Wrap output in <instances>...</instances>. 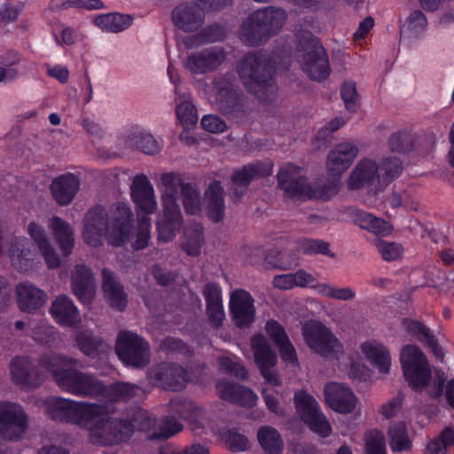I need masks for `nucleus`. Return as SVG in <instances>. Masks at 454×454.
<instances>
[{"label": "nucleus", "instance_id": "f257e3e1", "mask_svg": "<svg viewBox=\"0 0 454 454\" xmlns=\"http://www.w3.org/2000/svg\"><path fill=\"white\" fill-rule=\"evenodd\" d=\"M46 412L55 420L71 422L86 428L90 440L98 445H114L126 441L137 428L150 439H167L183 429L173 418H165L159 425L145 411H138L131 423L113 419L106 405L75 402L51 396L44 401Z\"/></svg>", "mask_w": 454, "mask_h": 454}, {"label": "nucleus", "instance_id": "f03ea898", "mask_svg": "<svg viewBox=\"0 0 454 454\" xmlns=\"http://www.w3.org/2000/svg\"><path fill=\"white\" fill-rule=\"evenodd\" d=\"M158 187L161 192L162 212L158 216V239L162 242L172 240L183 223L178 201L181 200L187 215H198L201 213L199 190L183 182L180 175L167 173L160 176Z\"/></svg>", "mask_w": 454, "mask_h": 454}, {"label": "nucleus", "instance_id": "7ed1b4c3", "mask_svg": "<svg viewBox=\"0 0 454 454\" xmlns=\"http://www.w3.org/2000/svg\"><path fill=\"white\" fill-rule=\"evenodd\" d=\"M12 227L7 220H0V260L7 258L18 271L27 272L40 262V256L44 259L49 268H58L60 259L51 246L43 226L35 222L27 225V233L33 240L29 244L24 237L3 242L4 237L10 233Z\"/></svg>", "mask_w": 454, "mask_h": 454}, {"label": "nucleus", "instance_id": "20e7f679", "mask_svg": "<svg viewBox=\"0 0 454 454\" xmlns=\"http://www.w3.org/2000/svg\"><path fill=\"white\" fill-rule=\"evenodd\" d=\"M132 211L127 203L118 202L111 208L110 218L101 207L89 210L83 219L82 237L88 246L102 245L106 237L113 247H121L132 234Z\"/></svg>", "mask_w": 454, "mask_h": 454}, {"label": "nucleus", "instance_id": "39448f33", "mask_svg": "<svg viewBox=\"0 0 454 454\" xmlns=\"http://www.w3.org/2000/svg\"><path fill=\"white\" fill-rule=\"evenodd\" d=\"M74 364L71 358L53 355L44 357L41 366L52 375L62 390L78 396H99L103 384L93 376L74 369Z\"/></svg>", "mask_w": 454, "mask_h": 454}, {"label": "nucleus", "instance_id": "423d86ee", "mask_svg": "<svg viewBox=\"0 0 454 454\" xmlns=\"http://www.w3.org/2000/svg\"><path fill=\"white\" fill-rule=\"evenodd\" d=\"M130 194L136 205L138 224L135 233L136 239L132 243L134 249H143L150 240L151 219L148 215L157 209V200L153 184L146 176L139 175L134 177L130 187Z\"/></svg>", "mask_w": 454, "mask_h": 454}, {"label": "nucleus", "instance_id": "0eeeda50", "mask_svg": "<svg viewBox=\"0 0 454 454\" xmlns=\"http://www.w3.org/2000/svg\"><path fill=\"white\" fill-rule=\"evenodd\" d=\"M400 363L403 376L412 387L419 389L427 387L429 394L434 396L442 394L443 376L437 375L434 382H430L431 370L427 359L417 346H404L400 353Z\"/></svg>", "mask_w": 454, "mask_h": 454}, {"label": "nucleus", "instance_id": "6e6552de", "mask_svg": "<svg viewBox=\"0 0 454 454\" xmlns=\"http://www.w3.org/2000/svg\"><path fill=\"white\" fill-rule=\"evenodd\" d=\"M286 20L283 9L267 7L252 13L243 23L240 40L247 45H255L277 34Z\"/></svg>", "mask_w": 454, "mask_h": 454}, {"label": "nucleus", "instance_id": "1a4fd4ad", "mask_svg": "<svg viewBox=\"0 0 454 454\" xmlns=\"http://www.w3.org/2000/svg\"><path fill=\"white\" fill-rule=\"evenodd\" d=\"M278 186L290 198L328 200L339 190V184L334 183L328 187H319L317 184H309L305 179L302 168L287 163L283 165L278 173Z\"/></svg>", "mask_w": 454, "mask_h": 454}, {"label": "nucleus", "instance_id": "9d476101", "mask_svg": "<svg viewBox=\"0 0 454 454\" xmlns=\"http://www.w3.org/2000/svg\"><path fill=\"white\" fill-rule=\"evenodd\" d=\"M401 170L399 159L386 160L382 166H379L372 159H363L351 171L348 187L357 190L364 186L381 187L395 178Z\"/></svg>", "mask_w": 454, "mask_h": 454}, {"label": "nucleus", "instance_id": "9b49d317", "mask_svg": "<svg viewBox=\"0 0 454 454\" xmlns=\"http://www.w3.org/2000/svg\"><path fill=\"white\" fill-rule=\"evenodd\" d=\"M270 66L261 54L247 55L239 66V74L244 85L262 99L275 92V85L270 76Z\"/></svg>", "mask_w": 454, "mask_h": 454}, {"label": "nucleus", "instance_id": "f8f14e48", "mask_svg": "<svg viewBox=\"0 0 454 454\" xmlns=\"http://www.w3.org/2000/svg\"><path fill=\"white\" fill-rule=\"evenodd\" d=\"M301 334L307 346L314 352L331 360H340L344 356V348L340 340L317 320L305 322Z\"/></svg>", "mask_w": 454, "mask_h": 454}, {"label": "nucleus", "instance_id": "ddd939ff", "mask_svg": "<svg viewBox=\"0 0 454 454\" xmlns=\"http://www.w3.org/2000/svg\"><path fill=\"white\" fill-rule=\"evenodd\" d=\"M297 414L309 427L320 436H328L332 427L321 411L316 399L305 390H298L294 395Z\"/></svg>", "mask_w": 454, "mask_h": 454}, {"label": "nucleus", "instance_id": "4468645a", "mask_svg": "<svg viewBox=\"0 0 454 454\" xmlns=\"http://www.w3.org/2000/svg\"><path fill=\"white\" fill-rule=\"evenodd\" d=\"M254 360L264 380L273 386L281 385V378L276 367L278 356L270 347L267 337L262 333H255L250 341Z\"/></svg>", "mask_w": 454, "mask_h": 454}, {"label": "nucleus", "instance_id": "2eb2a0df", "mask_svg": "<svg viewBox=\"0 0 454 454\" xmlns=\"http://www.w3.org/2000/svg\"><path fill=\"white\" fill-rule=\"evenodd\" d=\"M115 349L120 360L126 365L142 367L149 362V345L136 333L121 332Z\"/></svg>", "mask_w": 454, "mask_h": 454}, {"label": "nucleus", "instance_id": "dca6fc26", "mask_svg": "<svg viewBox=\"0 0 454 454\" xmlns=\"http://www.w3.org/2000/svg\"><path fill=\"white\" fill-rule=\"evenodd\" d=\"M27 419L21 406L16 403H0V438L18 440L25 433Z\"/></svg>", "mask_w": 454, "mask_h": 454}, {"label": "nucleus", "instance_id": "f3484780", "mask_svg": "<svg viewBox=\"0 0 454 454\" xmlns=\"http://www.w3.org/2000/svg\"><path fill=\"white\" fill-rule=\"evenodd\" d=\"M324 395L326 403L338 413H352L358 405V398L354 392L342 383H328L325 387Z\"/></svg>", "mask_w": 454, "mask_h": 454}, {"label": "nucleus", "instance_id": "a211bd4d", "mask_svg": "<svg viewBox=\"0 0 454 454\" xmlns=\"http://www.w3.org/2000/svg\"><path fill=\"white\" fill-rule=\"evenodd\" d=\"M364 359L380 374L387 375L392 368V356L388 347L376 339H368L359 345Z\"/></svg>", "mask_w": 454, "mask_h": 454}, {"label": "nucleus", "instance_id": "6ab92c4d", "mask_svg": "<svg viewBox=\"0 0 454 454\" xmlns=\"http://www.w3.org/2000/svg\"><path fill=\"white\" fill-rule=\"evenodd\" d=\"M117 145L119 153L127 150H138L145 154H156L161 150L160 143L153 135L138 129L119 137Z\"/></svg>", "mask_w": 454, "mask_h": 454}, {"label": "nucleus", "instance_id": "aec40b11", "mask_svg": "<svg viewBox=\"0 0 454 454\" xmlns=\"http://www.w3.org/2000/svg\"><path fill=\"white\" fill-rule=\"evenodd\" d=\"M254 301L252 295L243 290L236 289L231 294L230 309L232 319L238 326H249L255 318Z\"/></svg>", "mask_w": 454, "mask_h": 454}, {"label": "nucleus", "instance_id": "412c9836", "mask_svg": "<svg viewBox=\"0 0 454 454\" xmlns=\"http://www.w3.org/2000/svg\"><path fill=\"white\" fill-rule=\"evenodd\" d=\"M358 147L350 142L337 145L328 154L326 168L329 175L340 177L358 155Z\"/></svg>", "mask_w": 454, "mask_h": 454}, {"label": "nucleus", "instance_id": "4be33fe9", "mask_svg": "<svg viewBox=\"0 0 454 454\" xmlns=\"http://www.w3.org/2000/svg\"><path fill=\"white\" fill-rule=\"evenodd\" d=\"M272 162L267 161L263 164H249L237 170L232 175V189L236 198L239 199L244 194L253 179L269 176L272 173Z\"/></svg>", "mask_w": 454, "mask_h": 454}, {"label": "nucleus", "instance_id": "5701e85b", "mask_svg": "<svg viewBox=\"0 0 454 454\" xmlns=\"http://www.w3.org/2000/svg\"><path fill=\"white\" fill-rule=\"evenodd\" d=\"M302 68L313 80L322 81L327 78L331 69L325 50L321 45H313L304 57Z\"/></svg>", "mask_w": 454, "mask_h": 454}, {"label": "nucleus", "instance_id": "b1692460", "mask_svg": "<svg viewBox=\"0 0 454 454\" xmlns=\"http://www.w3.org/2000/svg\"><path fill=\"white\" fill-rule=\"evenodd\" d=\"M223 59V52L221 50L210 48L191 54L185 67L193 74H204L218 67Z\"/></svg>", "mask_w": 454, "mask_h": 454}, {"label": "nucleus", "instance_id": "393cba45", "mask_svg": "<svg viewBox=\"0 0 454 454\" xmlns=\"http://www.w3.org/2000/svg\"><path fill=\"white\" fill-rule=\"evenodd\" d=\"M216 390L220 398L244 407H253L258 400L257 395L244 386L219 381L216 384Z\"/></svg>", "mask_w": 454, "mask_h": 454}, {"label": "nucleus", "instance_id": "a878e982", "mask_svg": "<svg viewBox=\"0 0 454 454\" xmlns=\"http://www.w3.org/2000/svg\"><path fill=\"white\" fill-rule=\"evenodd\" d=\"M72 288L82 303H90L95 294V284L90 269L84 265H77L74 268L72 274Z\"/></svg>", "mask_w": 454, "mask_h": 454}, {"label": "nucleus", "instance_id": "bb28decb", "mask_svg": "<svg viewBox=\"0 0 454 454\" xmlns=\"http://www.w3.org/2000/svg\"><path fill=\"white\" fill-rule=\"evenodd\" d=\"M79 186L78 178L74 175L67 173L53 179L51 190L58 204L66 206L72 202Z\"/></svg>", "mask_w": 454, "mask_h": 454}, {"label": "nucleus", "instance_id": "cd10ccee", "mask_svg": "<svg viewBox=\"0 0 454 454\" xmlns=\"http://www.w3.org/2000/svg\"><path fill=\"white\" fill-rule=\"evenodd\" d=\"M16 299L21 310L34 312L45 303L46 294L29 283H20L16 286Z\"/></svg>", "mask_w": 454, "mask_h": 454}, {"label": "nucleus", "instance_id": "c85d7f7f", "mask_svg": "<svg viewBox=\"0 0 454 454\" xmlns=\"http://www.w3.org/2000/svg\"><path fill=\"white\" fill-rule=\"evenodd\" d=\"M48 227L62 255L65 257L70 255L74 245V231L71 225L60 217L54 216L49 220Z\"/></svg>", "mask_w": 454, "mask_h": 454}, {"label": "nucleus", "instance_id": "c756f323", "mask_svg": "<svg viewBox=\"0 0 454 454\" xmlns=\"http://www.w3.org/2000/svg\"><path fill=\"white\" fill-rule=\"evenodd\" d=\"M187 372L179 366L174 364H162L157 368L155 381L161 387L168 390H179L188 380Z\"/></svg>", "mask_w": 454, "mask_h": 454}, {"label": "nucleus", "instance_id": "7c9ffc66", "mask_svg": "<svg viewBox=\"0 0 454 454\" xmlns=\"http://www.w3.org/2000/svg\"><path fill=\"white\" fill-rule=\"evenodd\" d=\"M204 203L209 219L215 223L223 219L225 211L223 189L219 182L209 184L205 192Z\"/></svg>", "mask_w": 454, "mask_h": 454}, {"label": "nucleus", "instance_id": "2f4dec72", "mask_svg": "<svg viewBox=\"0 0 454 454\" xmlns=\"http://www.w3.org/2000/svg\"><path fill=\"white\" fill-rule=\"evenodd\" d=\"M353 222L361 229L378 237H387L393 232V226L388 222L365 211H356Z\"/></svg>", "mask_w": 454, "mask_h": 454}, {"label": "nucleus", "instance_id": "473e14b6", "mask_svg": "<svg viewBox=\"0 0 454 454\" xmlns=\"http://www.w3.org/2000/svg\"><path fill=\"white\" fill-rule=\"evenodd\" d=\"M203 294L209 320L214 326H219L225 317L221 289L215 284H208L205 286Z\"/></svg>", "mask_w": 454, "mask_h": 454}, {"label": "nucleus", "instance_id": "72a5a7b5", "mask_svg": "<svg viewBox=\"0 0 454 454\" xmlns=\"http://www.w3.org/2000/svg\"><path fill=\"white\" fill-rule=\"evenodd\" d=\"M172 19L180 29L192 31L201 23V10L196 4H181L173 11Z\"/></svg>", "mask_w": 454, "mask_h": 454}, {"label": "nucleus", "instance_id": "f704fd0d", "mask_svg": "<svg viewBox=\"0 0 454 454\" xmlns=\"http://www.w3.org/2000/svg\"><path fill=\"white\" fill-rule=\"evenodd\" d=\"M10 371L12 381L27 388L36 386L39 383L35 372L32 370L30 362L24 357H15L10 364Z\"/></svg>", "mask_w": 454, "mask_h": 454}, {"label": "nucleus", "instance_id": "c9c22d12", "mask_svg": "<svg viewBox=\"0 0 454 454\" xmlns=\"http://www.w3.org/2000/svg\"><path fill=\"white\" fill-rule=\"evenodd\" d=\"M102 276L104 294L110 305L114 309H123L127 304V297L122 287L115 281L114 273L105 269Z\"/></svg>", "mask_w": 454, "mask_h": 454}, {"label": "nucleus", "instance_id": "e433bc0d", "mask_svg": "<svg viewBox=\"0 0 454 454\" xmlns=\"http://www.w3.org/2000/svg\"><path fill=\"white\" fill-rule=\"evenodd\" d=\"M53 318L60 325H73L79 320V312L72 300L67 296L58 297L51 309Z\"/></svg>", "mask_w": 454, "mask_h": 454}, {"label": "nucleus", "instance_id": "4c0bfd02", "mask_svg": "<svg viewBox=\"0 0 454 454\" xmlns=\"http://www.w3.org/2000/svg\"><path fill=\"white\" fill-rule=\"evenodd\" d=\"M203 244L204 236L201 224L195 223L185 227L182 237L181 247L188 255H199Z\"/></svg>", "mask_w": 454, "mask_h": 454}, {"label": "nucleus", "instance_id": "58836bf2", "mask_svg": "<svg viewBox=\"0 0 454 454\" xmlns=\"http://www.w3.org/2000/svg\"><path fill=\"white\" fill-rule=\"evenodd\" d=\"M257 439L266 454H281L284 442L278 431L274 427L263 426L258 429Z\"/></svg>", "mask_w": 454, "mask_h": 454}, {"label": "nucleus", "instance_id": "ea45409f", "mask_svg": "<svg viewBox=\"0 0 454 454\" xmlns=\"http://www.w3.org/2000/svg\"><path fill=\"white\" fill-rule=\"evenodd\" d=\"M132 19L128 15L109 13L98 15L93 20L95 26L102 31L119 33L127 29L131 25Z\"/></svg>", "mask_w": 454, "mask_h": 454}, {"label": "nucleus", "instance_id": "a19ab883", "mask_svg": "<svg viewBox=\"0 0 454 454\" xmlns=\"http://www.w3.org/2000/svg\"><path fill=\"white\" fill-rule=\"evenodd\" d=\"M139 390V387L135 385L120 382L109 387L103 385V391L99 396L110 402L127 401L136 395Z\"/></svg>", "mask_w": 454, "mask_h": 454}, {"label": "nucleus", "instance_id": "79ce46f5", "mask_svg": "<svg viewBox=\"0 0 454 454\" xmlns=\"http://www.w3.org/2000/svg\"><path fill=\"white\" fill-rule=\"evenodd\" d=\"M451 447H454V427H447L427 442L424 454H447Z\"/></svg>", "mask_w": 454, "mask_h": 454}, {"label": "nucleus", "instance_id": "37998d69", "mask_svg": "<svg viewBox=\"0 0 454 454\" xmlns=\"http://www.w3.org/2000/svg\"><path fill=\"white\" fill-rule=\"evenodd\" d=\"M77 343L81 351L88 356H99L100 359H105L109 350L106 344L93 339L90 332L79 335Z\"/></svg>", "mask_w": 454, "mask_h": 454}, {"label": "nucleus", "instance_id": "c03bdc74", "mask_svg": "<svg viewBox=\"0 0 454 454\" xmlns=\"http://www.w3.org/2000/svg\"><path fill=\"white\" fill-rule=\"evenodd\" d=\"M173 411L183 419L189 422L192 430L200 427V419L202 416V410L189 401L172 402Z\"/></svg>", "mask_w": 454, "mask_h": 454}, {"label": "nucleus", "instance_id": "a18cd8bd", "mask_svg": "<svg viewBox=\"0 0 454 454\" xmlns=\"http://www.w3.org/2000/svg\"><path fill=\"white\" fill-rule=\"evenodd\" d=\"M179 100L180 102L176 107V114L184 130H187L196 125L198 121L197 111L184 95Z\"/></svg>", "mask_w": 454, "mask_h": 454}, {"label": "nucleus", "instance_id": "49530a36", "mask_svg": "<svg viewBox=\"0 0 454 454\" xmlns=\"http://www.w3.org/2000/svg\"><path fill=\"white\" fill-rule=\"evenodd\" d=\"M390 438V446L393 450H403L409 448L410 440L407 436L406 427L404 423L398 422L388 430Z\"/></svg>", "mask_w": 454, "mask_h": 454}, {"label": "nucleus", "instance_id": "de8ad7c7", "mask_svg": "<svg viewBox=\"0 0 454 454\" xmlns=\"http://www.w3.org/2000/svg\"><path fill=\"white\" fill-rule=\"evenodd\" d=\"M219 368L223 373L234 376L240 380L247 378V369L239 362V359L232 356H221L219 358Z\"/></svg>", "mask_w": 454, "mask_h": 454}, {"label": "nucleus", "instance_id": "09e8293b", "mask_svg": "<svg viewBox=\"0 0 454 454\" xmlns=\"http://www.w3.org/2000/svg\"><path fill=\"white\" fill-rule=\"evenodd\" d=\"M262 396L267 409L270 412L278 416L284 414L283 394L269 387H263L262 389Z\"/></svg>", "mask_w": 454, "mask_h": 454}, {"label": "nucleus", "instance_id": "8fccbe9b", "mask_svg": "<svg viewBox=\"0 0 454 454\" xmlns=\"http://www.w3.org/2000/svg\"><path fill=\"white\" fill-rule=\"evenodd\" d=\"M53 37L57 44L69 46L84 40V35L70 27H61L53 32Z\"/></svg>", "mask_w": 454, "mask_h": 454}, {"label": "nucleus", "instance_id": "3c124183", "mask_svg": "<svg viewBox=\"0 0 454 454\" xmlns=\"http://www.w3.org/2000/svg\"><path fill=\"white\" fill-rule=\"evenodd\" d=\"M374 245L385 261H395L399 259L403 252V247L396 242H389L381 239H376Z\"/></svg>", "mask_w": 454, "mask_h": 454}, {"label": "nucleus", "instance_id": "603ef678", "mask_svg": "<svg viewBox=\"0 0 454 454\" xmlns=\"http://www.w3.org/2000/svg\"><path fill=\"white\" fill-rule=\"evenodd\" d=\"M366 454H386L384 435L378 430H372L365 434Z\"/></svg>", "mask_w": 454, "mask_h": 454}, {"label": "nucleus", "instance_id": "864d4df0", "mask_svg": "<svg viewBox=\"0 0 454 454\" xmlns=\"http://www.w3.org/2000/svg\"><path fill=\"white\" fill-rule=\"evenodd\" d=\"M7 56L0 59L1 64L4 66L0 67V82H10L18 77V69L12 67L19 62L18 56L14 52H10Z\"/></svg>", "mask_w": 454, "mask_h": 454}, {"label": "nucleus", "instance_id": "5fc2aeb1", "mask_svg": "<svg viewBox=\"0 0 454 454\" xmlns=\"http://www.w3.org/2000/svg\"><path fill=\"white\" fill-rule=\"evenodd\" d=\"M264 332L276 347L289 340L283 325L276 320H268L264 325Z\"/></svg>", "mask_w": 454, "mask_h": 454}, {"label": "nucleus", "instance_id": "6e6d98bb", "mask_svg": "<svg viewBox=\"0 0 454 454\" xmlns=\"http://www.w3.org/2000/svg\"><path fill=\"white\" fill-rule=\"evenodd\" d=\"M221 437L233 451H244L249 448L247 438L236 431H224Z\"/></svg>", "mask_w": 454, "mask_h": 454}, {"label": "nucleus", "instance_id": "4d7b16f0", "mask_svg": "<svg viewBox=\"0 0 454 454\" xmlns=\"http://www.w3.org/2000/svg\"><path fill=\"white\" fill-rule=\"evenodd\" d=\"M389 205L393 208L404 207L408 210H418L419 200L417 197L411 195L408 192H403L402 194L393 193L389 198Z\"/></svg>", "mask_w": 454, "mask_h": 454}, {"label": "nucleus", "instance_id": "13d9d810", "mask_svg": "<svg viewBox=\"0 0 454 454\" xmlns=\"http://www.w3.org/2000/svg\"><path fill=\"white\" fill-rule=\"evenodd\" d=\"M401 326L403 330L405 331L409 335L416 338L420 341H424L426 339H428L429 335L431 334L427 327H426L421 323L411 319H403L401 322Z\"/></svg>", "mask_w": 454, "mask_h": 454}, {"label": "nucleus", "instance_id": "bf43d9fd", "mask_svg": "<svg viewBox=\"0 0 454 454\" xmlns=\"http://www.w3.org/2000/svg\"><path fill=\"white\" fill-rule=\"evenodd\" d=\"M427 26V20L425 14L419 11H415L407 18L403 27L407 31L417 35L424 31Z\"/></svg>", "mask_w": 454, "mask_h": 454}, {"label": "nucleus", "instance_id": "052dcab7", "mask_svg": "<svg viewBox=\"0 0 454 454\" xmlns=\"http://www.w3.org/2000/svg\"><path fill=\"white\" fill-rule=\"evenodd\" d=\"M349 378L358 380H365L370 374L369 367L360 359H351L347 367Z\"/></svg>", "mask_w": 454, "mask_h": 454}, {"label": "nucleus", "instance_id": "680f3d73", "mask_svg": "<svg viewBox=\"0 0 454 454\" xmlns=\"http://www.w3.org/2000/svg\"><path fill=\"white\" fill-rule=\"evenodd\" d=\"M282 361L291 366L298 365V356L294 346L290 339L283 344L277 346Z\"/></svg>", "mask_w": 454, "mask_h": 454}, {"label": "nucleus", "instance_id": "e2e57ef3", "mask_svg": "<svg viewBox=\"0 0 454 454\" xmlns=\"http://www.w3.org/2000/svg\"><path fill=\"white\" fill-rule=\"evenodd\" d=\"M201 126L211 133H222L226 129L225 122L214 114L204 116L201 120Z\"/></svg>", "mask_w": 454, "mask_h": 454}, {"label": "nucleus", "instance_id": "0e129e2a", "mask_svg": "<svg viewBox=\"0 0 454 454\" xmlns=\"http://www.w3.org/2000/svg\"><path fill=\"white\" fill-rule=\"evenodd\" d=\"M291 278L293 288H309L310 285L315 282V276L302 269L291 273Z\"/></svg>", "mask_w": 454, "mask_h": 454}, {"label": "nucleus", "instance_id": "69168bd1", "mask_svg": "<svg viewBox=\"0 0 454 454\" xmlns=\"http://www.w3.org/2000/svg\"><path fill=\"white\" fill-rule=\"evenodd\" d=\"M341 97L345 102L346 108L349 111H353L357 97L356 84L352 82H345L341 87Z\"/></svg>", "mask_w": 454, "mask_h": 454}, {"label": "nucleus", "instance_id": "338daca9", "mask_svg": "<svg viewBox=\"0 0 454 454\" xmlns=\"http://www.w3.org/2000/svg\"><path fill=\"white\" fill-rule=\"evenodd\" d=\"M303 250L307 254L315 253V254L330 255L332 257L333 256L330 253L328 243L322 241V240H318V239H310V240L304 241Z\"/></svg>", "mask_w": 454, "mask_h": 454}, {"label": "nucleus", "instance_id": "774afa93", "mask_svg": "<svg viewBox=\"0 0 454 454\" xmlns=\"http://www.w3.org/2000/svg\"><path fill=\"white\" fill-rule=\"evenodd\" d=\"M334 285L328 282H315L310 285L309 288L312 289L317 294L332 299Z\"/></svg>", "mask_w": 454, "mask_h": 454}]
</instances>
